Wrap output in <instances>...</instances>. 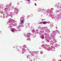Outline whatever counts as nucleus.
Here are the masks:
<instances>
[{
	"label": "nucleus",
	"mask_w": 61,
	"mask_h": 61,
	"mask_svg": "<svg viewBox=\"0 0 61 61\" xmlns=\"http://www.w3.org/2000/svg\"><path fill=\"white\" fill-rule=\"evenodd\" d=\"M47 23V22H42V24H46Z\"/></svg>",
	"instance_id": "nucleus-1"
},
{
	"label": "nucleus",
	"mask_w": 61,
	"mask_h": 61,
	"mask_svg": "<svg viewBox=\"0 0 61 61\" xmlns=\"http://www.w3.org/2000/svg\"><path fill=\"white\" fill-rule=\"evenodd\" d=\"M21 24H23V23H24V22H23V20H21Z\"/></svg>",
	"instance_id": "nucleus-2"
},
{
	"label": "nucleus",
	"mask_w": 61,
	"mask_h": 61,
	"mask_svg": "<svg viewBox=\"0 0 61 61\" xmlns=\"http://www.w3.org/2000/svg\"><path fill=\"white\" fill-rule=\"evenodd\" d=\"M29 2V1H30V0H27Z\"/></svg>",
	"instance_id": "nucleus-3"
},
{
	"label": "nucleus",
	"mask_w": 61,
	"mask_h": 61,
	"mask_svg": "<svg viewBox=\"0 0 61 61\" xmlns=\"http://www.w3.org/2000/svg\"><path fill=\"white\" fill-rule=\"evenodd\" d=\"M14 29H13L12 30V31H14Z\"/></svg>",
	"instance_id": "nucleus-4"
}]
</instances>
